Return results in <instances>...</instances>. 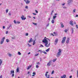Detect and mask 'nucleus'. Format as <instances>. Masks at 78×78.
<instances>
[{"mask_svg":"<svg viewBox=\"0 0 78 78\" xmlns=\"http://www.w3.org/2000/svg\"><path fill=\"white\" fill-rule=\"evenodd\" d=\"M42 42L45 44V45H44V46H45V47H50V43H49L48 45V40L45 38H44V39L42 40Z\"/></svg>","mask_w":78,"mask_h":78,"instance_id":"nucleus-1","label":"nucleus"},{"mask_svg":"<svg viewBox=\"0 0 78 78\" xmlns=\"http://www.w3.org/2000/svg\"><path fill=\"white\" fill-rule=\"evenodd\" d=\"M61 49H59L58 50V53L56 55V56L57 57H59L60 56H61V51H62Z\"/></svg>","mask_w":78,"mask_h":78,"instance_id":"nucleus-2","label":"nucleus"},{"mask_svg":"<svg viewBox=\"0 0 78 78\" xmlns=\"http://www.w3.org/2000/svg\"><path fill=\"white\" fill-rule=\"evenodd\" d=\"M66 37H63L62 41V43L64 44L65 42V41H66Z\"/></svg>","mask_w":78,"mask_h":78,"instance_id":"nucleus-3","label":"nucleus"},{"mask_svg":"<svg viewBox=\"0 0 78 78\" xmlns=\"http://www.w3.org/2000/svg\"><path fill=\"white\" fill-rule=\"evenodd\" d=\"M51 61H49V62H48L47 64V66H50V65L51 64Z\"/></svg>","mask_w":78,"mask_h":78,"instance_id":"nucleus-4","label":"nucleus"},{"mask_svg":"<svg viewBox=\"0 0 78 78\" xmlns=\"http://www.w3.org/2000/svg\"><path fill=\"white\" fill-rule=\"evenodd\" d=\"M58 39L56 38L55 40V43H54L55 45H56V44L58 43Z\"/></svg>","mask_w":78,"mask_h":78,"instance_id":"nucleus-5","label":"nucleus"},{"mask_svg":"<svg viewBox=\"0 0 78 78\" xmlns=\"http://www.w3.org/2000/svg\"><path fill=\"white\" fill-rule=\"evenodd\" d=\"M72 2H73V0H68V4H70V3H72Z\"/></svg>","mask_w":78,"mask_h":78,"instance_id":"nucleus-6","label":"nucleus"},{"mask_svg":"<svg viewBox=\"0 0 78 78\" xmlns=\"http://www.w3.org/2000/svg\"><path fill=\"white\" fill-rule=\"evenodd\" d=\"M69 23L71 25H73V20H71L70 21Z\"/></svg>","mask_w":78,"mask_h":78,"instance_id":"nucleus-7","label":"nucleus"},{"mask_svg":"<svg viewBox=\"0 0 78 78\" xmlns=\"http://www.w3.org/2000/svg\"><path fill=\"white\" fill-rule=\"evenodd\" d=\"M69 38H67V39L66 41V44H69Z\"/></svg>","mask_w":78,"mask_h":78,"instance_id":"nucleus-8","label":"nucleus"},{"mask_svg":"<svg viewBox=\"0 0 78 78\" xmlns=\"http://www.w3.org/2000/svg\"><path fill=\"white\" fill-rule=\"evenodd\" d=\"M60 24L61 25V27H62V28H63L64 27V26L63 25V23L62 22H61L60 23Z\"/></svg>","mask_w":78,"mask_h":78,"instance_id":"nucleus-9","label":"nucleus"},{"mask_svg":"<svg viewBox=\"0 0 78 78\" xmlns=\"http://www.w3.org/2000/svg\"><path fill=\"white\" fill-rule=\"evenodd\" d=\"M25 2H26L27 4H28L29 3H30V1H28V0H27V1H26Z\"/></svg>","mask_w":78,"mask_h":78,"instance_id":"nucleus-10","label":"nucleus"},{"mask_svg":"<svg viewBox=\"0 0 78 78\" xmlns=\"http://www.w3.org/2000/svg\"><path fill=\"white\" fill-rule=\"evenodd\" d=\"M31 67V65H30L28 67V68H27V70H29V69H30Z\"/></svg>","mask_w":78,"mask_h":78,"instance_id":"nucleus-11","label":"nucleus"},{"mask_svg":"<svg viewBox=\"0 0 78 78\" xmlns=\"http://www.w3.org/2000/svg\"><path fill=\"white\" fill-rule=\"evenodd\" d=\"M11 27V25L10 24L9 26L7 27V30H8L9 29V28H10V27Z\"/></svg>","mask_w":78,"mask_h":78,"instance_id":"nucleus-12","label":"nucleus"},{"mask_svg":"<svg viewBox=\"0 0 78 78\" xmlns=\"http://www.w3.org/2000/svg\"><path fill=\"white\" fill-rule=\"evenodd\" d=\"M66 75H63V76H61V78H66Z\"/></svg>","mask_w":78,"mask_h":78,"instance_id":"nucleus-13","label":"nucleus"},{"mask_svg":"<svg viewBox=\"0 0 78 78\" xmlns=\"http://www.w3.org/2000/svg\"><path fill=\"white\" fill-rule=\"evenodd\" d=\"M2 60L0 59V66H1L2 64Z\"/></svg>","mask_w":78,"mask_h":78,"instance_id":"nucleus-14","label":"nucleus"},{"mask_svg":"<svg viewBox=\"0 0 78 78\" xmlns=\"http://www.w3.org/2000/svg\"><path fill=\"white\" fill-rule=\"evenodd\" d=\"M71 30L72 31V34H73V32H74V30H73V28H71Z\"/></svg>","mask_w":78,"mask_h":78,"instance_id":"nucleus-15","label":"nucleus"},{"mask_svg":"<svg viewBox=\"0 0 78 78\" xmlns=\"http://www.w3.org/2000/svg\"><path fill=\"white\" fill-rule=\"evenodd\" d=\"M32 38H31L30 40L28 42H29V43H30V42H32Z\"/></svg>","mask_w":78,"mask_h":78,"instance_id":"nucleus-16","label":"nucleus"},{"mask_svg":"<svg viewBox=\"0 0 78 78\" xmlns=\"http://www.w3.org/2000/svg\"><path fill=\"white\" fill-rule=\"evenodd\" d=\"M19 72V68L18 67L17 68V69H16V72Z\"/></svg>","mask_w":78,"mask_h":78,"instance_id":"nucleus-17","label":"nucleus"},{"mask_svg":"<svg viewBox=\"0 0 78 78\" xmlns=\"http://www.w3.org/2000/svg\"><path fill=\"white\" fill-rule=\"evenodd\" d=\"M56 60H57V58H56L55 59H54L52 60L53 62H55L56 61Z\"/></svg>","mask_w":78,"mask_h":78,"instance_id":"nucleus-18","label":"nucleus"},{"mask_svg":"<svg viewBox=\"0 0 78 78\" xmlns=\"http://www.w3.org/2000/svg\"><path fill=\"white\" fill-rule=\"evenodd\" d=\"M54 20H55V19H53L52 20V21H51L52 23H55V21H54Z\"/></svg>","mask_w":78,"mask_h":78,"instance_id":"nucleus-19","label":"nucleus"},{"mask_svg":"<svg viewBox=\"0 0 78 78\" xmlns=\"http://www.w3.org/2000/svg\"><path fill=\"white\" fill-rule=\"evenodd\" d=\"M8 55L9 56V57H11V56L12 55L9 53H8Z\"/></svg>","mask_w":78,"mask_h":78,"instance_id":"nucleus-20","label":"nucleus"},{"mask_svg":"<svg viewBox=\"0 0 78 78\" xmlns=\"http://www.w3.org/2000/svg\"><path fill=\"white\" fill-rule=\"evenodd\" d=\"M14 73V71L11 70V74H12V73Z\"/></svg>","mask_w":78,"mask_h":78,"instance_id":"nucleus-21","label":"nucleus"},{"mask_svg":"<svg viewBox=\"0 0 78 78\" xmlns=\"http://www.w3.org/2000/svg\"><path fill=\"white\" fill-rule=\"evenodd\" d=\"M5 37H4L2 39V40H1V41H4V40H5Z\"/></svg>","mask_w":78,"mask_h":78,"instance_id":"nucleus-22","label":"nucleus"},{"mask_svg":"<svg viewBox=\"0 0 78 78\" xmlns=\"http://www.w3.org/2000/svg\"><path fill=\"white\" fill-rule=\"evenodd\" d=\"M53 17V19H56L57 16H54Z\"/></svg>","mask_w":78,"mask_h":78,"instance_id":"nucleus-23","label":"nucleus"},{"mask_svg":"<svg viewBox=\"0 0 78 78\" xmlns=\"http://www.w3.org/2000/svg\"><path fill=\"white\" fill-rule=\"evenodd\" d=\"M50 50V48H48V49L46 50V52H48Z\"/></svg>","mask_w":78,"mask_h":78,"instance_id":"nucleus-24","label":"nucleus"},{"mask_svg":"<svg viewBox=\"0 0 78 78\" xmlns=\"http://www.w3.org/2000/svg\"><path fill=\"white\" fill-rule=\"evenodd\" d=\"M36 44V42H35V40H34L33 41V45H34V44Z\"/></svg>","mask_w":78,"mask_h":78,"instance_id":"nucleus-25","label":"nucleus"},{"mask_svg":"<svg viewBox=\"0 0 78 78\" xmlns=\"http://www.w3.org/2000/svg\"><path fill=\"white\" fill-rule=\"evenodd\" d=\"M24 18V16H22L21 17V18L22 19V20H23V18Z\"/></svg>","mask_w":78,"mask_h":78,"instance_id":"nucleus-26","label":"nucleus"},{"mask_svg":"<svg viewBox=\"0 0 78 78\" xmlns=\"http://www.w3.org/2000/svg\"><path fill=\"white\" fill-rule=\"evenodd\" d=\"M18 55H21V53L19 51L18 52Z\"/></svg>","mask_w":78,"mask_h":78,"instance_id":"nucleus-27","label":"nucleus"},{"mask_svg":"<svg viewBox=\"0 0 78 78\" xmlns=\"http://www.w3.org/2000/svg\"><path fill=\"white\" fill-rule=\"evenodd\" d=\"M27 45H28V47H31V45L29 44H28Z\"/></svg>","mask_w":78,"mask_h":78,"instance_id":"nucleus-28","label":"nucleus"},{"mask_svg":"<svg viewBox=\"0 0 78 78\" xmlns=\"http://www.w3.org/2000/svg\"><path fill=\"white\" fill-rule=\"evenodd\" d=\"M3 41H2V40L1 41V42L0 43L1 44H3Z\"/></svg>","mask_w":78,"mask_h":78,"instance_id":"nucleus-29","label":"nucleus"},{"mask_svg":"<svg viewBox=\"0 0 78 78\" xmlns=\"http://www.w3.org/2000/svg\"><path fill=\"white\" fill-rule=\"evenodd\" d=\"M54 70H53L52 71V72L51 73V74L52 75H53V73H54Z\"/></svg>","mask_w":78,"mask_h":78,"instance_id":"nucleus-30","label":"nucleus"},{"mask_svg":"<svg viewBox=\"0 0 78 78\" xmlns=\"http://www.w3.org/2000/svg\"><path fill=\"white\" fill-rule=\"evenodd\" d=\"M16 23H17V24L20 23V22L19 21H17V22H16Z\"/></svg>","mask_w":78,"mask_h":78,"instance_id":"nucleus-31","label":"nucleus"},{"mask_svg":"<svg viewBox=\"0 0 78 78\" xmlns=\"http://www.w3.org/2000/svg\"><path fill=\"white\" fill-rule=\"evenodd\" d=\"M9 10L8 9H6V13H8V10Z\"/></svg>","mask_w":78,"mask_h":78,"instance_id":"nucleus-32","label":"nucleus"},{"mask_svg":"<svg viewBox=\"0 0 78 78\" xmlns=\"http://www.w3.org/2000/svg\"><path fill=\"white\" fill-rule=\"evenodd\" d=\"M68 31V30H67V29H65V32L66 33Z\"/></svg>","mask_w":78,"mask_h":78,"instance_id":"nucleus-33","label":"nucleus"},{"mask_svg":"<svg viewBox=\"0 0 78 78\" xmlns=\"http://www.w3.org/2000/svg\"><path fill=\"white\" fill-rule=\"evenodd\" d=\"M9 39H7L6 40V41L7 42H9Z\"/></svg>","mask_w":78,"mask_h":78,"instance_id":"nucleus-34","label":"nucleus"},{"mask_svg":"<svg viewBox=\"0 0 78 78\" xmlns=\"http://www.w3.org/2000/svg\"><path fill=\"white\" fill-rule=\"evenodd\" d=\"M42 52L44 53V54H45V55H47V52H46L42 51Z\"/></svg>","mask_w":78,"mask_h":78,"instance_id":"nucleus-35","label":"nucleus"},{"mask_svg":"<svg viewBox=\"0 0 78 78\" xmlns=\"http://www.w3.org/2000/svg\"><path fill=\"white\" fill-rule=\"evenodd\" d=\"M14 22L15 24H16L17 23V22L16 21V20H14Z\"/></svg>","mask_w":78,"mask_h":78,"instance_id":"nucleus-36","label":"nucleus"},{"mask_svg":"<svg viewBox=\"0 0 78 78\" xmlns=\"http://www.w3.org/2000/svg\"><path fill=\"white\" fill-rule=\"evenodd\" d=\"M25 8L26 9H28V6L26 5L25 7Z\"/></svg>","mask_w":78,"mask_h":78,"instance_id":"nucleus-37","label":"nucleus"},{"mask_svg":"<svg viewBox=\"0 0 78 78\" xmlns=\"http://www.w3.org/2000/svg\"><path fill=\"white\" fill-rule=\"evenodd\" d=\"M25 36H28V33H26V34Z\"/></svg>","mask_w":78,"mask_h":78,"instance_id":"nucleus-38","label":"nucleus"},{"mask_svg":"<svg viewBox=\"0 0 78 78\" xmlns=\"http://www.w3.org/2000/svg\"><path fill=\"white\" fill-rule=\"evenodd\" d=\"M75 11H76V9H75L73 10V12H75Z\"/></svg>","mask_w":78,"mask_h":78,"instance_id":"nucleus-39","label":"nucleus"},{"mask_svg":"<svg viewBox=\"0 0 78 78\" xmlns=\"http://www.w3.org/2000/svg\"><path fill=\"white\" fill-rule=\"evenodd\" d=\"M37 65H40V64H41V63L39 62H38L37 63Z\"/></svg>","mask_w":78,"mask_h":78,"instance_id":"nucleus-40","label":"nucleus"},{"mask_svg":"<svg viewBox=\"0 0 78 78\" xmlns=\"http://www.w3.org/2000/svg\"><path fill=\"white\" fill-rule=\"evenodd\" d=\"M33 24L35 25H37V24L36 23H34L33 22Z\"/></svg>","mask_w":78,"mask_h":78,"instance_id":"nucleus-41","label":"nucleus"},{"mask_svg":"<svg viewBox=\"0 0 78 78\" xmlns=\"http://www.w3.org/2000/svg\"><path fill=\"white\" fill-rule=\"evenodd\" d=\"M38 55H39V54H35V56H38Z\"/></svg>","mask_w":78,"mask_h":78,"instance_id":"nucleus-42","label":"nucleus"},{"mask_svg":"<svg viewBox=\"0 0 78 78\" xmlns=\"http://www.w3.org/2000/svg\"><path fill=\"white\" fill-rule=\"evenodd\" d=\"M33 75H36V73L34 72H33Z\"/></svg>","mask_w":78,"mask_h":78,"instance_id":"nucleus-43","label":"nucleus"},{"mask_svg":"<svg viewBox=\"0 0 78 78\" xmlns=\"http://www.w3.org/2000/svg\"><path fill=\"white\" fill-rule=\"evenodd\" d=\"M12 39H15V37H12Z\"/></svg>","mask_w":78,"mask_h":78,"instance_id":"nucleus-44","label":"nucleus"},{"mask_svg":"<svg viewBox=\"0 0 78 78\" xmlns=\"http://www.w3.org/2000/svg\"><path fill=\"white\" fill-rule=\"evenodd\" d=\"M5 33H6V34H8V31H6Z\"/></svg>","mask_w":78,"mask_h":78,"instance_id":"nucleus-45","label":"nucleus"},{"mask_svg":"<svg viewBox=\"0 0 78 78\" xmlns=\"http://www.w3.org/2000/svg\"><path fill=\"white\" fill-rule=\"evenodd\" d=\"M14 76V73H13L12 74V77H13Z\"/></svg>","mask_w":78,"mask_h":78,"instance_id":"nucleus-46","label":"nucleus"},{"mask_svg":"<svg viewBox=\"0 0 78 78\" xmlns=\"http://www.w3.org/2000/svg\"><path fill=\"white\" fill-rule=\"evenodd\" d=\"M44 47V46H43V45L42 44H41V46H40V47Z\"/></svg>","mask_w":78,"mask_h":78,"instance_id":"nucleus-47","label":"nucleus"},{"mask_svg":"<svg viewBox=\"0 0 78 78\" xmlns=\"http://www.w3.org/2000/svg\"><path fill=\"white\" fill-rule=\"evenodd\" d=\"M35 12H36V13H38V11L36 10H35Z\"/></svg>","mask_w":78,"mask_h":78,"instance_id":"nucleus-48","label":"nucleus"},{"mask_svg":"<svg viewBox=\"0 0 78 78\" xmlns=\"http://www.w3.org/2000/svg\"><path fill=\"white\" fill-rule=\"evenodd\" d=\"M40 62H42V58H40Z\"/></svg>","mask_w":78,"mask_h":78,"instance_id":"nucleus-49","label":"nucleus"},{"mask_svg":"<svg viewBox=\"0 0 78 78\" xmlns=\"http://www.w3.org/2000/svg\"><path fill=\"white\" fill-rule=\"evenodd\" d=\"M45 76L46 77H47V73H46L45 74Z\"/></svg>","mask_w":78,"mask_h":78,"instance_id":"nucleus-50","label":"nucleus"},{"mask_svg":"<svg viewBox=\"0 0 78 78\" xmlns=\"http://www.w3.org/2000/svg\"><path fill=\"white\" fill-rule=\"evenodd\" d=\"M76 28H78V25H76Z\"/></svg>","mask_w":78,"mask_h":78,"instance_id":"nucleus-51","label":"nucleus"},{"mask_svg":"<svg viewBox=\"0 0 78 78\" xmlns=\"http://www.w3.org/2000/svg\"><path fill=\"white\" fill-rule=\"evenodd\" d=\"M36 68H38V67H39V66L38 65L36 66Z\"/></svg>","mask_w":78,"mask_h":78,"instance_id":"nucleus-52","label":"nucleus"},{"mask_svg":"<svg viewBox=\"0 0 78 78\" xmlns=\"http://www.w3.org/2000/svg\"><path fill=\"white\" fill-rule=\"evenodd\" d=\"M33 14L34 15V16H36V14L34 13H33Z\"/></svg>","mask_w":78,"mask_h":78,"instance_id":"nucleus-53","label":"nucleus"},{"mask_svg":"<svg viewBox=\"0 0 78 78\" xmlns=\"http://www.w3.org/2000/svg\"><path fill=\"white\" fill-rule=\"evenodd\" d=\"M8 14L9 15V16H11V14L10 13H9Z\"/></svg>","mask_w":78,"mask_h":78,"instance_id":"nucleus-54","label":"nucleus"},{"mask_svg":"<svg viewBox=\"0 0 78 78\" xmlns=\"http://www.w3.org/2000/svg\"><path fill=\"white\" fill-rule=\"evenodd\" d=\"M62 6H64L65 5V3H64L63 4H62Z\"/></svg>","mask_w":78,"mask_h":78,"instance_id":"nucleus-55","label":"nucleus"},{"mask_svg":"<svg viewBox=\"0 0 78 78\" xmlns=\"http://www.w3.org/2000/svg\"><path fill=\"white\" fill-rule=\"evenodd\" d=\"M49 23H48V24L47 25V27H48V26H49Z\"/></svg>","mask_w":78,"mask_h":78,"instance_id":"nucleus-56","label":"nucleus"},{"mask_svg":"<svg viewBox=\"0 0 78 78\" xmlns=\"http://www.w3.org/2000/svg\"><path fill=\"white\" fill-rule=\"evenodd\" d=\"M3 29H5V26H3Z\"/></svg>","mask_w":78,"mask_h":78,"instance_id":"nucleus-57","label":"nucleus"},{"mask_svg":"<svg viewBox=\"0 0 78 78\" xmlns=\"http://www.w3.org/2000/svg\"><path fill=\"white\" fill-rule=\"evenodd\" d=\"M0 78H2V75H1L0 76Z\"/></svg>","mask_w":78,"mask_h":78,"instance_id":"nucleus-58","label":"nucleus"},{"mask_svg":"<svg viewBox=\"0 0 78 78\" xmlns=\"http://www.w3.org/2000/svg\"><path fill=\"white\" fill-rule=\"evenodd\" d=\"M63 8H66V7L65 6H64L63 7Z\"/></svg>","mask_w":78,"mask_h":78,"instance_id":"nucleus-59","label":"nucleus"},{"mask_svg":"<svg viewBox=\"0 0 78 78\" xmlns=\"http://www.w3.org/2000/svg\"><path fill=\"white\" fill-rule=\"evenodd\" d=\"M77 77L78 78V70H77Z\"/></svg>","mask_w":78,"mask_h":78,"instance_id":"nucleus-60","label":"nucleus"},{"mask_svg":"<svg viewBox=\"0 0 78 78\" xmlns=\"http://www.w3.org/2000/svg\"><path fill=\"white\" fill-rule=\"evenodd\" d=\"M42 51V50H39L38 51H38Z\"/></svg>","mask_w":78,"mask_h":78,"instance_id":"nucleus-61","label":"nucleus"},{"mask_svg":"<svg viewBox=\"0 0 78 78\" xmlns=\"http://www.w3.org/2000/svg\"><path fill=\"white\" fill-rule=\"evenodd\" d=\"M72 76H69V78H72Z\"/></svg>","mask_w":78,"mask_h":78,"instance_id":"nucleus-62","label":"nucleus"},{"mask_svg":"<svg viewBox=\"0 0 78 78\" xmlns=\"http://www.w3.org/2000/svg\"><path fill=\"white\" fill-rule=\"evenodd\" d=\"M76 17H78V15H76Z\"/></svg>","mask_w":78,"mask_h":78,"instance_id":"nucleus-63","label":"nucleus"},{"mask_svg":"<svg viewBox=\"0 0 78 78\" xmlns=\"http://www.w3.org/2000/svg\"><path fill=\"white\" fill-rule=\"evenodd\" d=\"M25 19H26V18L25 17L23 18V20H25Z\"/></svg>","mask_w":78,"mask_h":78,"instance_id":"nucleus-64","label":"nucleus"}]
</instances>
